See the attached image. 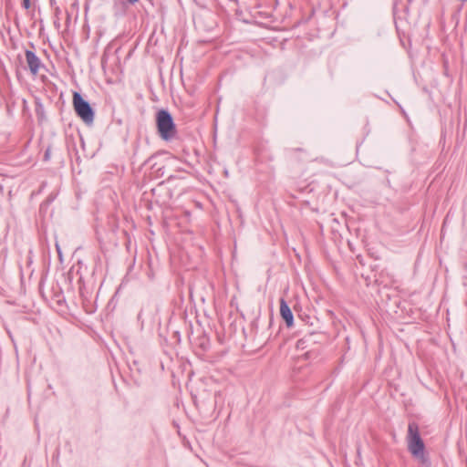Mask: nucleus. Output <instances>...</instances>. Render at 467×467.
Masks as SVG:
<instances>
[{
	"instance_id": "20e7f679",
	"label": "nucleus",
	"mask_w": 467,
	"mask_h": 467,
	"mask_svg": "<svg viewBox=\"0 0 467 467\" xmlns=\"http://www.w3.org/2000/svg\"><path fill=\"white\" fill-rule=\"evenodd\" d=\"M25 55L30 72L33 75H36L42 67L40 59L33 51L30 50H26Z\"/></svg>"
},
{
	"instance_id": "f03ea898",
	"label": "nucleus",
	"mask_w": 467,
	"mask_h": 467,
	"mask_svg": "<svg viewBox=\"0 0 467 467\" xmlns=\"http://www.w3.org/2000/svg\"><path fill=\"white\" fill-rule=\"evenodd\" d=\"M158 132L164 140H170L176 135V127L171 115L164 109L158 111L156 116Z\"/></svg>"
},
{
	"instance_id": "423d86ee",
	"label": "nucleus",
	"mask_w": 467,
	"mask_h": 467,
	"mask_svg": "<svg viewBox=\"0 0 467 467\" xmlns=\"http://www.w3.org/2000/svg\"><path fill=\"white\" fill-rule=\"evenodd\" d=\"M23 5L25 8H29V0H23Z\"/></svg>"
},
{
	"instance_id": "39448f33",
	"label": "nucleus",
	"mask_w": 467,
	"mask_h": 467,
	"mask_svg": "<svg viewBox=\"0 0 467 467\" xmlns=\"http://www.w3.org/2000/svg\"><path fill=\"white\" fill-rule=\"evenodd\" d=\"M280 315L288 327L294 325L293 313L284 298L280 299Z\"/></svg>"
},
{
	"instance_id": "f257e3e1",
	"label": "nucleus",
	"mask_w": 467,
	"mask_h": 467,
	"mask_svg": "<svg viewBox=\"0 0 467 467\" xmlns=\"http://www.w3.org/2000/svg\"><path fill=\"white\" fill-rule=\"evenodd\" d=\"M407 442L410 452L424 462V442L420 436L419 427L414 422L409 424Z\"/></svg>"
},
{
	"instance_id": "7ed1b4c3",
	"label": "nucleus",
	"mask_w": 467,
	"mask_h": 467,
	"mask_svg": "<svg viewBox=\"0 0 467 467\" xmlns=\"http://www.w3.org/2000/svg\"><path fill=\"white\" fill-rule=\"evenodd\" d=\"M73 105L76 113L85 123L89 124L93 122L94 111L92 108L78 92H75L73 95Z\"/></svg>"
},
{
	"instance_id": "0eeeda50",
	"label": "nucleus",
	"mask_w": 467,
	"mask_h": 467,
	"mask_svg": "<svg viewBox=\"0 0 467 467\" xmlns=\"http://www.w3.org/2000/svg\"><path fill=\"white\" fill-rule=\"evenodd\" d=\"M128 1H129V3H130V4H134V3L138 2L139 0H128Z\"/></svg>"
}]
</instances>
